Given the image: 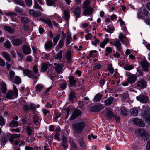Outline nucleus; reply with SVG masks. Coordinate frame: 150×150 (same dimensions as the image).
Instances as JSON below:
<instances>
[{
    "instance_id": "6e6d98bb",
    "label": "nucleus",
    "mask_w": 150,
    "mask_h": 150,
    "mask_svg": "<svg viewBox=\"0 0 150 150\" xmlns=\"http://www.w3.org/2000/svg\"><path fill=\"white\" fill-rule=\"evenodd\" d=\"M107 69L108 71L111 74H112L114 71V69L112 67L111 64H109L107 67Z\"/></svg>"
},
{
    "instance_id": "37998d69",
    "label": "nucleus",
    "mask_w": 150,
    "mask_h": 150,
    "mask_svg": "<svg viewBox=\"0 0 150 150\" xmlns=\"http://www.w3.org/2000/svg\"><path fill=\"white\" fill-rule=\"evenodd\" d=\"M59 85L60 88L63 90H64L66 88L67 84L66 81L63 80L62 81Z\"/></svg>"
},
{
    "instance_id": "f3484780",
    "label": "nucleus",
    "mask_w": 150,
    "mask_h": 150,
    "mask_svg": "<svg viewBox=\"0 0 150 150\" xmlns=\"http://www.w3.org/2000/svg\"><path fill=\"white\" fill-rule=\"evenodd\" d=\"M65 58L67 59V62L69 63H71L73 62L71 59V52L70 51H67L66 54Z\"/></svg>"
},
{
    "instance_id": "c03bdc74",
    "label": "nucleus",
    "mask_w": 150,
    "mask_h": 150,
    "mask_svg": "<svg viewBox=\"0 0 150 150\" xmlns=\"http://www.w3.org/2000/svg\"><path fill=\"white\" fill-rule=\"evenodd\" d=\"M107 28H105V30L107 32L112 33L114 30V29L111 27H110V26L108 25L107 26Z\"/></svg>"
},
{
    "instance_id": "f03ea898",
    "label": "nucleus",
    "mask_w": 150,
    "mask_h": 150,
    "mask_svg": "<svg viewBox=\"0 0 150 150\" xmlns=\"http://www.w3.org/2000/svg\"><path fill=\"white\" fill-rule=\"evenodd\" d=\"M85 126V123L82 122L74 124L72 127L74 132L78 134L82 131Z\"/></svg>"
},
{
    "instance_id": "338daca9",
    "label": "nucleus",
    "mask_w": 150,
    "mask_h": 150,
    "mask_svg": "<svg viewBox=\"0 0 150 150\" xmlns=\"http://www.w3.org/2000/svg\"><path fill=\"white\" fill-rule=\"evenodd\" d=\"M71 149L72 150H76L77 149L76 145V144L73 142H72L71 144Z\"/></svg>"
},
{
    "instance_id": "7ed1b4c3",
    "label": "nucleus",
    "mask_w": 150,
    "mask_h": 150,
    "mask_svg": "<svg viewBox=\"0 0 150 150\" xmlns=\"http://www.w3.org/2000/svg\"><path fill=\"white\" fill-rule=\"evenodd\" d=\"M135 134L138 136H140L145 140H147L149 136L147 132L142 129H138L135 131Z\"/></svg>"
},
{
    "instance_id": "ea45409f",
    "label": "nucleus",
    "mask_w": 150,
    "mask_h": 150,
    "mask_svg": "<svg viewBox=\"0 0 150 150\" xmlns=\"http://www.w3.org/2000/svg\"><path fill=\"white\" fill-rule=\"evenodd\" d=\"M2 55L3 57L6 59L8 62L10 61L11 58L9 55L6 52H2Z\"/></svg>"
},
{
    "instance_id": "de8ad7c7",
    "label": "nucleus",
    "mask_w": 150,
    "mask_h": 150,
    "mask_svg": "<svg viewBox=\"0 0 150 150\" xmlns=\"http://www.w3.org/2000/svg\"><path fill=\"white\" fill-rule=\"evenodd\" d=\"M47 4L50 6H54L55 1L53 0H46Z\"/></svg>"
},
{
    "instance_id": "2f4dec72",
    "label": "nucleus",
    "mask_w": 150,
    "mask_h": 150,
    "mask_svg": "<svg viewBox=\"0 0 150 150\" xmlns=\"http://www.w3.org/2000/svg\"><path fill=\"white\" fill-rule=\"evenodd\" d=\"M113 101V99L112 98H108L105 101V103L106 105H110Z\"/></svg>"
},
{
    "instance_id": "49530a36",
    "label": "nucleus",
    "mask_w": 150,
    "mask_h": 150,
    "mask_svg": "<svg viewBox=\"0 0 150 150\" xmlns=\"http://www.w3.org/2000/svg\"><path fill=\"white\" fill-rule=\"evenodd\" d=\"M91 1L90 0H86L83 3V8H86L89 6H88L90 4Z\"/></svg>"
},
{
    "instance_id": "c756f323",
    "label": "nucleus",
    "mask_w": 150,
    "mask_h": 150,
    "mask_svg": "<svg viewBox=\"0 0 150 150\" xmlns=\"http://www.w3.org/2000/svg\"><path fill=\"white\" fill-rule=\"evenodd\" d=\"M4 29L11 33H13L14 31V30L13 28L9 26H4Z\"/></svg>"
},
{
    "instance_id": "f8f14e48",
    "label": "nucleus",
    "mask_w": 150,
    "mask_h": 150,
    "mask_svg": "<svg viewBox=\"0 0 150 150\" xmlns=\"http://www.w3.org/2000/svg\"><path fill=\"white\" fill-rule=\"evenodd\" d=\"M6 16L10 17L11 20L12 21H17V20L16 19L17 16V14L14 12H9L6 13Z\"/></svg>"
},
{
    "instance_id": "6ab92c4d",
    "label": "nucleus",
    "mask_w": 150,
    "mask_h": 150,
    "mask_svg": "<svg viewBox=\"0 0 150 150\" xmlns=\"http://www.w3.org/2000/svg\"><path fill=\"white\" fill-rule=\"evenodd\" d=\"M21 135L18 134H11L9 138V141L11 143L14 142V140L16 138H19Z\"/></svg>"
},
{
    "instance_id": "a19ab883",
    "label": "nucleus",
    "mask_w": 150,
    "mask_h": 150,
    "mask_svg": "<svg viewBox=\"0 0 150 150\" xmlns=\"http://www.w3.org/2000/svg\"><path fill=\"white\" fill-rule=\"evenodd\" d=\"M43 88V86L42 84H38L35 87L36 91L37 92H40L42 91Z\"/></svg>"
},
{
    "instance_id": "aec40b11",
    "label": "nucleus",
    "mask_w": 150,
    "mask_h": 150,
    "mask_svg": "<svg viewBox=\"0 0 150 150\" xmlns=\"http://www.w3.org/2000/svg\"><path fill=\"white\" fill-rule=\"evenodd\" d=\"M24 129L28 137H29L33 134H34L33 130L31 129L30 126H27Z\"/></svg>"
},
{
    "instance_id": "20e7f679",
    "label": "nucleus",
    "mask_w": 150,
    "mask_h": 150,
    "mask_svg": "<svg viewBox=\"0 0 150 150\" xmlns=\"http://www.w3.org/2000/svg\"><path fill=\"white\" fill-rule=\"evenodd\" d=\"M126 75L127 76V81L129 83L132 84L136 81L137 77L135 75L132 74L130 72H127Z\"/></svg>"
},
{
    "instance_id": "9b49d317",
    "label": "nucleus",
    "mask_w": 150,
    "mask_h": 150,
    "mask_svg": "<svg viewBox=\"0 0 150 150\" xmlns=\"http://www.w3.org/2000/svg\"><path fill=\"white\" fill-rule=\"evenodd\" d=\"M28 11L29 14L33 17H38L42 15L41 13L40 12L35 11L33 9H30Z\"/></svg>"
},
{
    "instance_id": "5701e85b",
    "label": "nucleus",
    "mask_w": 150,
    "mask_h": 150,
    "mask_svg": "<svg viewBox=\"0 0 150 150\" xmlns=\"http://www.w3.org/2000/svg\"><path fill=\"white\" fill-rule=\"evenodd\" d=\"M22 41L20 39L16 38L13 39L12 40L13 44L15 46L20 45L22 43Z\"/></svg>"
},
{
    "instance_id": "4d7b16f0",
    "label": "nucleus",
    "mask_w": 150,
    "mask_h": 150,
    "mask_svg": "<svg viewBox=\"0 0 150 150\" xmlns=\"http://www.w3.org/2000/svg\"><path fill=\"white\" fill-rule=\"evenodd\" d=\"M15 3L21 6H23L25 5L23 0H14Z\"/></svg>"
},
{
    "instance_id": "3c124183",
    "label": "nucleus",
    "mask_w": 150,
    "mask_h": 150,
    "mask_svg": "<svg viewBox=\"0 0 150 150\" xmlns=\"http://www.w3.org/2000/svg\"><path fill=\"white\" fill-rule=\"evenodd\" d=\"M114 114L110 110L108 111L107 113V116L110 119L114 117Z\"/></svg>"
},
{
    "instance_id": "09e8293b",
    "label": "nucleus",
    "mask_w": 150,
    "mask_h": 150,
    "mask_svg": "<svg viewBox=\"0 0 150 150\" xmlns=\"http://www.w3.org/2000/svg\"><path fill=\"white\" fill-rule=\"evenodd\" d=\"M121 112L124 115H126L128 113V112L126 108L125 107H122L121 109Z\"/></svg>"
},
{
    "instance_id": "603ef678",
    "label": "nucleus",
    "mask_w": 150,
    "mask_h": 150,
    "mask_svg": "<svg viewBox=\"0 0 150 150\" xmlns=\"http://www.w3.org/2000/svg\"><path fill=\"white\" fill-rule=\"evenodd\" d=\"M29 19L26 17H22L21 19V21L22 23L27 24L29 21Z\"/></svg>"
},
{
    "instance_id": "7c9ffc66",
    "label": "nucleus",
    "mask_w": 150,
    "mask_h": 150,
    "mask_svg": "<svg viewBox=\"0 0 150 150\" xmlns=\"http://www.w3.org/2000/svg\"><path fill=\"white\" fill-rule=\"evenodd\" d=\"M52 41H49L45 44V48L46 49H51L52 47Z\"/></svg>"
},
{
    "instance_id": "4468645a",
    "label": "nucleus",
    "mask_w": 150,
    "mask_h": 150,
    "mask_svg": "<svg viewBox=\"0 0 150 150\" xmlns=\"http://www.w3.org/2000/svg\"><path fill=\"white\" fill-rule=\"evenodd\" d=\"M93 9L91 7L89 6L85 8L83 11V13L84 16L91 15L93 12Z\"/></svg>"
},
{
    "instance_id": "c85d7f7f",
    "label": "nucleus",
    "mask_w": 150,
    "mask_h": 150,
    "mask_svg": "<svg viewBox=\"0 0 150 150\" xmlns=\"http://www.w3.org/2000/svg\"><path fill=\"white\" fill-rule=\"evenodd\" d=\"M40 20L48 25L49 26L51 27L52 25V24L51 20L48 19H45L41 18H40Z\"/></svg>"
},
{
    "instance_id": "79ce46f5",
    "label": "nucleus",
    "mask_w": 150,
    "mask_h": 150,
    "mask_svg": "<svg viewBox=\"0 0 150 150\" xmlns=\"http://www.w3.org/2000/svg\"><path fill=\"white\" fill-rule=\"evenodd\" d=\"M8 140L7 137L4 136L2 137L0 140V142L2 144L5 145L8 141Z\"/></svg>"
},
{
    "instance_id": "39448f33",
    "label": "nucleus",
    "mask_w": 150,
    "mask_h": 150,
    "mask_svg": "<svg viewBox=\"0 0 150 150\" xmlns=\"http://www.w3.org/2000/svg\"><path fill=\"white\" fill-rule=\"evenodd\" d=\"M135 85L139 88L143 89L146 87L147 83L143 79H139L136 82Z\"/></svg>"
},
{
    "instance_id": "5fc2aeb1",
    "label": "nucleus",
    "mask_w": 150,
    "mask_h": 150,
    "mask_svg": "<svg viewBox=\"0 0 150 150\" xmlns=\"http://www.w3.org/2000/svg\"><path fill=\"white\" fill-rule=\"evenodd\" d=\"M34 3L35 4L34 6V8H35L38 9L41 11H43V9H42L41 6L38 4L37 2H36V3Z\"/></svg>"
},
{
    "instance_id": "f257e3e1",
    "label": "nucleus",
    "mask_w": 150,
    "mask_h": 150,
    "mask_svg": "<svg viewBox=\"0 0 150 150\" xmlns=\"http://www.w3.org/2000/svg\"><path fill=\"white\" fill-rule=\"evenodd\" d=\"M18 89L16 87H14L13 91L10 90L7 92L5 100H7L8 99H14L18 96Z\"/></svg>"
},
{
    "instance_id": "a211bd4d",
    "label": "nucleus",
    "mask_w": 150,
    "mask_h": 150,
    "mask_svg": "<svg viewBox=\"0 0 150 150\" xmlns=\"http://www.w3.org/2000/svg\"><path fill=\"white\" fill-rule=\"evenodd\" d=\"M23 52L25 54H28L31 53V50L30 47L27 46L25 45L23 48Z\"/></svg>"
},
{
    "instance_id": "864d4df0",
    "label": "nucleus",
    "mask_w": 150,
    "mask_h": 150,
    "mask_svg": "<svg viewBox=\"0 0 150 150\" xmlns=\"http://www.w3.org/2000/svg\"><path fill=\"white\" fill-rule=\"evenodd\" d=\"M62 51L61 50L59 51L58 53L56 55V58L57 59L60 60L62 56Z\"/></svg>"
},
{
    "instance_id": "4be33fe9",
    "label": "nucleus",
    "mask_w": 150,
    "mask_h": 150,
    "mask_svg": "<svg viewBox=\"0 0 150 150\" xmlns=\"http://www.w3.org/2000/svg\"><path fill=\"white\" fill-rule=\"evenodd\" d=\"M49 64L47 63H43L41 65V69L42 72L46 71L49 67Z\"/></svg>"
},
{
    "instance_id": "cd10ccee",
    "label": "nucleus",
    "mask_w": 150,
    "mask_h": 150,
    "mask_svg": "<svg viewBox=\"0 0 150 150\" xmlns=\"http://www.w3.org/2000/svg\"><path fill=\"white\" fill-rule=\"evenodd\" d=\"M55 37H54L53 39V45L54 46H55L57 44L59 38L60 36V34H55Z\"/></svg>"
},
{
    "instance_id": "c9c22d12",
    "label": "nucleus",
    "mask_w": 150,
    "mask_h": 150,
    "mask_svg": "<svg viewBox=\"0 0 150 150\" xmlns=\"http://www.w3.org/2000/svg\"><path fill=\"white\" fill-rule=\"evenodd\" d=\"M55 69L57 73L59 74L61 73L62 69V68L61 65L57 64L56 66Z\"/></svg>"
},
{
    "instance_id": "bf43d9fd",
    "label": "nucleus",
    "mask_w": 150,
    "mask_h": 150,
    "mask_svg": "<svg viewBox=\"0 0 150 150\" xmlns=\"http://www.w3.org/2000/svg\"><path fill=\"white\" fill-rule=\"evenodd\" d=\"M136 74L138 76H142L143 75V73L142 70L140 68H137Z\"/></svg>"
},
{
    "instance_id": "412c9836",
    "label": "nucleus",
    "mask_w": 150,
    "mask_h": 150,
    "mask_svg": "<svg viewBox=\"0 0 150 150\" xmlns=\"http://www.w3.org/2000/svg\"><path fill=\"white\" fill-rule=\"evenodd\" d=\"M81 12V9L79 7H76L74 11V13L76 17L77 18L80 17V14Z\"/></svg>"
},
{
    "instance_id": "72a5a7b5",
    "label": "nucleus",
    "mask_w": 150,
    "mask_h": 150,
    "mask_svg": "<svg viewBox=\"0 0 150 150\" xmlns=\"http://www.w3.org/2000/svg\"><path fill=\"white\" fill-rule=\"evenodd\" d=\"M9 80L13 82V78L15 77V74L14 72L12 70H10L9 71Z\"/></svg>"
},
{
    "instance_id": "ddd939ff",
    "label": "nucleus",
    "mask_w": 150,
    "mask_h": 150,
    "mask_svg": "<svg viewBox=\"0 0 150 150\" xmlns=\"http://www.w3.org/2000/svg\"><path fill=\"white\" fill-rule=\"evenodd\" d=\"M141 65L143 70L147 71L149 70V68L150 67V65L146 61H144L141 63Z\"/></svg>"
},
{
    "instance_id": "dca6fc26",
    "label": "nucleus",
    "mask_w": 150,
    "mask_h": 150,
    "mask_svg": "<svg viewBox=\"0 0 150 150\" xmlns=\"http://www.w3.org/2000/svg\"><path fill=\"white\" fill-rule=\"evenodd\" d=\"M69 87L75 86H76V80L75 79V77L73 76H70L69 77Z\"/></svg>"
},
{
    "instance_id": "6e6552de",
    "label": "nucleus",
    "mask_w": 150,
    "mask_h": 150,
    "mask_svg": "<svg viewBox=\"0 0 150 150\" xmlns=\"http://www.w3.org/2000/svg\"><path fill=\"white\" fill-rule=\"evenodd\" d=\"M110 43L112 45L115 46L116 48L117 49L119 52H122V47H121V45L120 41L118 40H116L114 42H110Z\"/></svg>"
},
{
    "instance_id": "423d86ee",
    "label": "nucleus",
    "mask_w": 150,
    "mask_h": 150,
    "mask_svg": "<svg viewBox=\"0 0 150 150\" xmlns=\"http://www.w3.org/2000/svg\"><path fill=\"white\" fill-rule=\"evenodd\" d=\"M136 98L138 101L142 103H146L148 102L149 101L148 97L143 95H141L138 96H137Z\"/></svg>"
},
{
    "instance_id": "a18cd8bd",
    "label": "nucleus",
    "mask_w": 150,
    "mask_h": 150,
    "mask_svg": "<svg viewBox=\"0 0 150 150\" xmlns=\"http://www.w3.org/2000/svg\"><path fill=\"white\" fill-rule=\"evenodd\" d=\"M23 110L24 112L27 113L28 112L30 111V106L26 104L24 105L23 106Z\"/></svg>"
},
{
    "instance_id": "1a4fd4ad",
    "label": "nucleus",
    "mask_w": 150,
    "mask_h": 150,
    "mask_svg": "<svg viewBox=\"0 0 150 150\" xmlns=\"http://www.w3.org/2000/svg\"><path fill=\"white\" fill-rule=\"evenodd\" d=\"M70 11L68 9H66L64 10L63 13V16H62V18L65 19L67 23L69 22V19L70 18Z\"/></svg>"
},
{
    "instance_id": "0eeeda50",
    "label": "nucleus",
    "mask_w": 150,
    "mask_h": 150,
    "mask_svg": "<svg viewBox=\"0 0 150 150\" xmlns=\"http://www.w3.org/2000/svg\"><path fill=\"white\" fill-rule=\"evenodd\" d=\"M133 123L135 125L140 127H144L145 126V124L144 122L141 119L137 118L132 119Z\"/></svg>"
},
{
    "instance_id": "8fccbe9b",
    "label": "nucleus",
    "mask_w": 150,
    "mask_h": 150,
    "mask_svg": "<svg viewBox=\"0 0 150 150\" xmlns=\"http://www.w3.org/2000/svg\"><path fill=\"white\" fill-rule=\"evenodd\" d=\"M14 83L16 84H18L21 83V80L19 76H15Z\"/></svg>"
},
{
    "instance_id": "393cba45",
    "label": "nucleus",
    "mask_w": 150,
    "mask_h": 150,
    "mask_svg": "<svg viewBox=\"0 0 150 150\" xmlns=\"http://www.w3.org/2000/svg\"><path fill=\"white\" fill-rule=\"evenodd\" d=\"M0 89L2 93H6L7 91V88L6 84L4 83H2L0 85Z\"/></svg>"
},
{
    "instance_id": "e2e57ef3",
    "label": "nucleus",
    "mask_w": 150,
    "mask_h": 150,
    "mask_svg": "<svg viewBox=\"0 0 150 150\" xmlns=\"http://www.w3.org/2000/svg\"><path fill=\"white\" fill-rule=\"evenodd\" d=\"M33 122L35 124L38 123V122L39 120V117L37 115H34L33 117Z\"/></svg>"
},
{
    "instance_id": "473e14b6",
    "label": "nucleus",
    "mask_w": 150,
    "mask_h": 150,
    "mask_svg": "<svg viewBox=\"0 0 150 150\" xmlns=\"http://www.w3.org/2000/svg\"><path fill=\"white\" fill-rule=\"evenodd\" d=\"M72 40V38L70 34H67L66 39V43L67 45L70 44Z\"/></svg>"
},
{
    "instance_id": "f704fd0d",
    "label": "nucleus",
    "mask_w": 150,
    "mask_h": 150,
    "mask_svg": "<svg viewBox=\"0 0 150 150\" xmlns=\"http://www.w3.org/2000/svg\"><path fill=\"white\" fill-rule=\"evenodd\" d=\"M109 41V40L108 38H105L104 40L100 43V46L102 48H104L105 45L107 44Z\"/></svg>"
},
{
    "instance_id": "bb28decb",
    "label": "nucleus",
    "mask_w": 150,
    "mask_h": 150,
    "mask_svg": "<svg viewBox=\"0 0 150 150\" xmlns=\"http://www.w3.org/2000/svg\"><path fill=\"white\" fill-rule=\"evenodd\" d=\"M147 112H145L143 114V116L145 118V121L150 125V115L148 114Z\"/></svg>"
},
{
    "instance_id": "2eb2a0df",
    "label": "nucleus",
    "mask_w": 150,
    "mask_h": 150,
    "mask_svg": "<svg viewBox=\"0 0 150 150\" xmlns=\"http://www.w3.org/2000/svg\"><path fill=\"white\" fill-rule=\"evenodd\" d=\"M104 108L102 105H96L92 107L91 109V111L94 112H98Z\"/></svg>"
},
{
    "instance_id": "0e129e2a",
    "label": "nucleus",
    "mask_w": 150,
    "mask_h": 150,
    "mask_svg": "<svg viewBox=\"0 0 150 150\" xmlns=\"http://www.w3.org/2000/svg\"><path fill=\"white\" fill-rule=\"evenodd\" d=\"M79 144L80 146L83 148H85L86 147V145L83 140L80 139L79 140Z\"/></svg>"
},
{
    "instance_id": "13d9d810",
    "label": "nucleus",
    "mask_w": 150,
    "mask_h": 150,
    "mask_svg": "<svg viewBox=\"0 0 150 150\" xmlns=\"http://www.w3.org/2000/svg\"><path fill=\"white\" fill-rule=\"evenodd\" d=\"M75 97V93L73 91L71 92L70 93L69 96V100L71 101H73V99Z\"/></svg>"
},
{
    "instance_id": "69168bd1",
    "label": "nucleus",
    "mask_w": 150,
    "mask_h": 150,
    "mask_svg": "<svg viewBox=\"0 0 150 150\" xmlns=\"http://www.w3.org/2000/svg\"><path fill=\"white\" fill-rule=\"evenodd\" d=\"M10 125L13 127H16L18 125V122L13 120L11 121Z\"/></svg>"
},
{
    "instance_id": "9d476101",
    "label": "nucleus",
    "mask_w": 150,
    "mask_h": 150,
    "mask_svg": "<svg viewBox=\"0 0 150 150\" xmlns=\"http://www.w3.org/2000/svg\"><path fill=\"white\" fill-rule=\"evenodd\" d=\"M81 110L77 109H75L72 113V114L71 117V119L73 120L76 118L81 115Z\"/></svg>"
},
{
    "instance_id": "b1692460",
    "label": "nucleus",
    "mask_w": 150,
    "mask_h": 150,
    "mask_svg": "<svg viewBox=\"0 0 150 150\" xmlns=\"http://www.w3.org/2000/svg\"><path fill=\"white\" fill-rule=\"evenodd\" d=\"M23 72L25 75H27L29 78H31L33 73V71H32L27 69H25V70H24Z\"/></svg>"
},
{
    "instance_id": "a878e982",
    "label": "nucleus",
    "mask_w": 150,
    "mask_h": 150,
    "mask_svg": "<svg viewBox=\"0 0 150 150\" xmlns=\"http://www.w3.org/2000/svg\"><path fill=\"white\" fill-rule=\"evenodd\" d=\"M62 35L63 36V37L60 40L58 45V47L60 48H62L63 47L65 40V35L64 33H63Z\"/></svg>"
},
{
    "instance_id": "4c0bfd02",
    "label": "nucleus",
    "mask_w": 150,
    "mask_h": 150,
    "mask_svg": "<svg viewBox=\"0 0 150 150\" xmlns=\"http://www.w3.org/2000/svg\"><path fill=\"white\" fill-rule=\"evenodd\" d=\"M103 96L100 94H97L95 96L94 100V101L97 102L100 100L102 97Z\"/></svg>"
},
{
    "instance_id": "58836bf2",
    "label": "nucleus",
    "mask_w": 150,
    "mask_h": 150,
    "mask_svg": "<svg viewBox=\"0 0 150 150\" xmlns=\"http://www.w3.org/2000/svg\"><path fill=\"white\" fill-rule=\"evenodd\" d=\"M130 113L131 115L134 116H136L138 114V111L137 109L133 108L131 110Z\"/></svg>"
},
{
    "instance_id": "e433bc0d",
    "label": "nucleus",
    "mask_w": 150,
    "mask_h": 150,
    "mask_svg": "<svg viewBox=\"0 0 150 150\" xmlns=\"http://www.w3.org/2000/svg\"><path fill=\"white\" fill-rule=\"evenodd\" d=\"M39 107V105H36L33 103H31L30 105V109L32 111H35L36 110L37 108H38Z\"/></svg>"
},
{
    "instance_id": "680f3d73",
    "label": "nucleus",
    "mask_w": 150,
    "mask_h": 150,
    "mask_svg": "<svg viewBox=\"0 0 150 150\" xmlns=\"http://www.w3.org/2000/svg\"><path fill=\"white\" fill-rule=\"evenodd\" d=\"M134 68V67L132 65H127L124 67V69L125 70H130Z\"/></svg>"
},
{
    "instance_id": "774afa93",
    "label": "nucleus",
    "mask_w": 150,
    "mask_h": 150,
    "mask_svg": "<svg viewBox=\"0 0 150 150\" xmlns=\"http://www.w3.org/2000/svg\"><path fill=\"white\" fill-rule=\"evenodd\" d=\"M54 120L56 121L57 119L61 116V114L59 112H55L54 114Z\"/></svg>"
},
{
    "instance_id": "052dcab7",
    "label": "nucleus",
    "mask_w": 150,
    "mask_h": 150,
    "mask_svg": "<svg viewBox=\"0 0 150 150\" xmlns=\"http://www.w3.org/2000/svg\"><path fill=\"white\" fill-rule=\"evenodd\" d=\"M119 38L121 41L122 42H123V39L126 38V37L125 35L123 34L122 33H120L119 34Z\"/></svg>"
}]
</instances>
